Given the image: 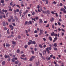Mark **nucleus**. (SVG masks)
Segmentation results:
<instances>
[{
  "instance_id": "obj_1",
  "label": "nucleus",
  "mask_w": 66,
  "mask_h": 66,
  "mask_svg": "<svg viewBox=\"0 0 66 66\" xmlns=\"http://www.w3.org/2000/svg\"><path fill=\"white\" fill-rule=\"evenodd\" d=\"M43 30H40V33L39 34V35H41L42 34H43Z\"/></svg>"
},
{
  "instance_id": "obj_2",
  "label": "nucleus",
  "mask_w": 66,
  "mask_h": 66,
  "mask_svg": "<svg viewBox=\"0 0 66 66\" xmlns=\"http://www.w3.org/2000/svg\"><path fill=\"white\" fill-rule=\"evenodd\" d=\"M9 27H10L11 28V30H13V29H14V27L13 26H12V25H9Z\"/></svg>"
},
{
  "instance_id": "obj_3",
  "label": "nucleus",
  "mask_w": 66,
  "mask_h": 66,
  "mask_svg": "<svg viewBox=\"0 0 66 66\" xmlns=\"http://www.w3.org/2000/svg\"><path fill=\"white\" fill-rule=\"evenodd\" d=\"M29 41L30 42H31V44H36V42L35 41H33V42L32 40H30Z\"/></svg>"
},
{
  "instance_id": "obj_4",
  "label": "nucleus",
  "mask_w": 66,
  "mask_h": 66,
  "mask_svg": "<svg viewBox=\"0 0 66 66\" xmlns=\"http://www.w3.org/2000/svg\"><path fill=\"white\" fill-rule=\"evenodd\" d=\"M50 21L51 22H53V21H54V19L53 18H51V19H50Z\"/></svg>"
},
{
  "instance_id": "obj_5",
  "label": "nucleus",
  "mask_w": 66,
  "mask_h": 66,
  "mask_svg": "<svg viewBox=\"0 0 66 66\" xmlns=\"http://www.w3.org/2000/svg\"><path fill=\"white\" fill-rule=\"evenodd\" d=\"M46 14H48L49 15H50V11L48 10H47L46 12Z\"/></svg>"
},
{
  "instance_id": "obj_6",
  "label": "nucleus",
  "mask_w": 66,
  "mask_h": 66,
  "mask_svg": "<svg viewBox=\"0 0 66 66\" xmlns=\"http://www.w3.org/2000/svg\"><path fill=\"white\" fill-rule=\"evenodd\" d=\"M52 45L53 47H54H54H57V44L56 43H55L54 45L53 44Z\"/></svg>"
},
{
  "instance_id": "obj_7",
  "label": "nucleus",
  "mask_w": 66,
  "mask_h": 66,
  "mask_svg": "<svg viewBox=\"0 0 66 66\" xmlns=\"http://www.w3.org/2000/svg\"><path fill=\"white\" fill-rule=\"evenodd\" d=\"M59 35H60V34H59V33H58V35L57 34H55L54 35V36H55V37H57V36H58V37H59Z\"/></svg>"
},
{
  "instance_id": "obj_8",
  "label": "nucleus",
  "mask_w": 66,
  "mask_h": 66,
  "mask_svg": "<svg viewBox=\"0 0 66 66\" xmlns=\"http://www.w3.org/2000/svg\"><path fill=\"white\" fill-rule=\"evenodd\" d=\"M57 37H55L54 38V39L53 40V42L54 43V42H55V41H56V40H57Z\"/></svg>"
},
{
  "instance_id": "obj_9",
  "label": "nucleus",
  "mask_w": 66,
  "mask_h": 66,
  "mask_svg": "<svg viewBox=\"0 0 66 66\" xmlns=\"http://www.w3.org/2000/svg\"><path fill=\"white\" fill-rule=\"evenodd\" d=\"M39 23H43V21L41 19H39Z\"/></svg>"
},
{
  "instance_id": "obj_10",
  "label": "nucleus",
  "mask_w": 66,
  "mask_h": 66,
  "mask_svg": "<svg viewBox=\"0 0 66 66\" xmlns=\"http://www.w3.org/2000/svg\"><path fill=\"white\" fill-rule=\"evenodd\" d=\"M55 34L54 32H53L52 33H51V35L52 36H54Z\"/></svg>"
},
{
  "instance_id": "obj_11",
  "label": "nucleus",
  "mask_w": 66,
  "mask_h": 66,
  "mask_svg": "<svg viewBox=\"0 0 66 66\" xmlns=\"http://www.w3.org/2000/svg\"><path fill=\"white\" fill-rule=\"evenodd\" d=\"M48 38L50 41H51V40H52V38H51V37L49 36V37Z\"/></svg>"
},
{
  "instance_id": "obj_12",
  "label": "nucleus",
  "mask_w": 66,
  "mask_h": 66,
  "mask_svg": "<svg viewBox=\"0 0 66 66\" xmlns=\"http://www.w3.org/2000/svg\"><path fill=\"white\" fill-rule=\"evenodd\" d=\"M30 44H32L31 42H28V45H30Z\"/></svg>"
},
{
  "instance_id": "obj_13",
  "label": "nucleus",
  "mask_w": 66,
  "mask_h": 66,
  "mask_svg": "<svg viewBox=\"0 0 66 66\" xmlns=\"http://www.w3.org/2000/svg\"><path fill=\"white\" fill-rule=\"evenodd\" d=\"M15 63L16 64H18L19 63V61L18 60L16 61H15Z\"/></svg>"
},
{
  "instance_id": "obj_14",
  "label": "nucleus",
  "mask_w": 66,
  "mask_h": 66,
  "mask_svg": "<svg viewBox=\"0 0 66 66\" xmlns=\"http://www.w3.org/2000/svg\"><path fill=\"white\" fill-rule=\"evenodd\" d=\"M53 49L55 51H57V49L56 47H54Z\"/></svg>"
},
{
  "instance_id": "obj_15",
  "label": "nucleus",
  "mask_w": 66,
  "mask_h": 66,
  "mask_svg": "<svg viewBox=\"0 0 66 66\" xmlns=\"http://www.w3.org/2000/svg\"><path fill=\"white\" fill-rule=\"evenodd\" d=\"M14 15H16V10H14Z\"/></svg>"
},
{
  "instance_id": "obj_16",
  "label": "nucleus",
  "mask_w": 66,
  "mask_h": 66,
  "mask_svg": "<svg viewBox=\"0 0 66 66\" xmlns=\"http://www.w3.org/2000/svg\"><path fill=\"white\" fill-rule=\"evenodd\" d=\"M39 47H40L41 48H43V46L42 45H41V44H39Z\"/></svg>"
},
{
  "instance_id": "obj_17",
  "label": "nucleus",
  "mask_w": 66,
  "mask_h": 66,
  "mask_svg": "<svg viewBox=\"0 0 66 66\" xmlns=\"http://www.w3.org/2000/svg\"><path fill=\"white\" fill-rule=\"evenodd\" d=\"M28 23L29 24H28V25L29 24H32V22H31V21H30L29 22H28Z\"/></svg>"
},
{
  "instance_id": "obj_18",
  "label": "nucleus",
  "mask_w": 66,
  "mask_h": 66,
  "mask_svg": "<svg viewBox=\"0 0 66 66\" xmlns=\"http://www.w3.org/2000/svg\"><path fill=\"white\" fill-rule=\"evenodd\" d=\"M39 61H38L37 62L36 64V66H38V65H39Z\"/></svg>"
},
{
  "instance_id": "obj_19",
  "label": "nucleus",
  "mask_w": 66,
  "mask_h": 66,
  "mask_svg": "<svg viewBox=\"0 0 66 66\" xmlns=\"http://www.w3.org/2000/svg\"><path fill=\"white\" fill-rule=\"evenodd\" d=\"M11 61L13 62H15V60L14 59V58L12 59L11 60Z\"/></svg>"
},
{
  "instance_id": "obj_20",
  "label": "nucleus",
  "mask_w": 66,
  "mask_h": 66,
  "mask_svg": "<svg viewBox=\"0 0 66 66\" xmlns=\"http://www.w3.org/2000/svg\"><path fill=\"white\" fill-rule=\"evenodd\" d=\"M3 26H4V27H5V22H3Z\"/></svg>"
},
{
  "instance_id": "obj_21",
  "label": "nucleus",
  "mask_w": 66,
  "mask_h": 66,
  "mask_svg": "<svg viewBox=\"0 0 66 66\" xmlns=\"http://www.w3.org/2000/svg\"><path fill=\"white\" fill-rule=\"evenodd\" d=\"M6 47H9V46H10V45H9V44L7 43L6 44Z\"/></svg>"
},
{
  "instance_id": "obj_22",
  "label": "nucleus",
  "mask_w": 66,
  "mask_h": 66,
  "mask_svg": "<svg viewBox=\"0 0 66 66\" xmlns=\"http://www.w3.org/2000/svg\"><path fill=\"white\" fill-rule=\"evenodd\" d=\"M42 13H43V14H46V11H42Z\"/></svg>"
},
{
  "instance_id": "obj_23",
  "label": "nucleus",
  "mask_w": 66,
  "mask_h": 66,
  "mask_svg": "<svg viewBox=\"0 0 66 66\" xmlns=\"http://www.w3.org/2000/svg\"><path fill=\"white\" fill-rule=\"evenodd\" d=\"M45 1L46 2V4H47L48 3V0H45Z\"/></svg>"
},
{
  "instance_id": "obj_24",
  "label": "nucleus",
  "mask_w": 66,
  "mask_h": 66,
  "mask_svg": "<svg viewBox=\"0 0 66 66\" xmlns=\"http://www.w3.org/2000/svg\"><path fill=\"white\" fill-rule=\"evenodd\" d=\"M52 14H53V15H54V14H55V13L53 11H52L51 12Z\"/></svg>"
},
{
  "instance_id": "obj_25",
  "label": "nucleus",
  "mask_w": 66,
  "mask_h": 66,
  "mask_svg": "<svg viewBox=\"0 0 66 66\" xmlns=\"http://www.w3.org/2000/svg\"><path fill=\"white\" fill-rule=\"evenodd\" d=\"M2 64L3 65H4L5 64V61H3V62H2Z\"/></svg>"
},
{
  "instance_id": "obj_26",
  "label": "nucleus",
  "mask_w": 66,
  "mask_h": 66,
  "mask_svg": "<svg viewBox=\"0 0 66 66\" xmlns=\"http://www.w3.org/2000/svg\"><path fill=\"white\" fill-rule=\"evenodd\" d=\"M12 43L13 44H14V45H15L16 44V42L13 41L12 42Z\"/></svg>"
},
{
  "instance_id": "obj_27",
  "label": "nucleus",
  "mask_w": 66,
  "mask_h": 66,
  "mask_svg": "<svg viewBox=\"0 0 66 66\" xmlns=\"http://www.w3.org/2000/svg\"><path fill=\"white\" fill-rule=\"evenodd\" d=\"M17 53H19V52H20V51L18 49L17 50Z\"/></svg>"
},
{
  "instance_id": "obj_28",
  "label": "nucleus",
  "mask_w": 66,
  "mask_h": 66,
  "mask_svg": "<svg viewBox=\"0 0 66 66\" xmlns=\"http://www.w3.org/2000/svg\"><path fill=\"white\" fill-rule=\"evenodd\" d=\"M1 3H4V0H1Z\"/></svg>"
},
{
  "instance_id": "obj_29",
  "label": "nucleus",
  "mask_w": 66,
  "mask_h": 66,
  "mask_svg": "<svg viewBox=\"0 0 66 66\" xmlns=\"http://www.w3.org/2000/svg\"><path fill=\"white\" fill-rule=\"evenodd\" d=\"M18 38L20 39V38H21V36L20 35H19L18 36Z\"/></svg>"
},
{
  "instance_id": "obj_30",
  "label": "nucleus",
  "mask_w": 66,
  "mask_h": 66,
  "mask_svg": "<svg viewBox=\"0 0 66 66\" xmlns=\"http://www.w3.org/2000/svg\"><path fill=\"white\" fill-rule=\"evenodd\" d=\"M31 58L32 59H35V56H33L31 57Z\"/></svg>"
},
{
  "instance_id": "obj_31",
  "label": "nucleus",
  "mask_w": 66,
  "mask_h": 66,
  "mask_svg": "<svg viewBox=\"0 0 66 66\" xmlns=\"http://www.w3.org/2000/svg\"><path fill=\"white\" fill-rule=\"evenodd\" d=\"M7 34H10V31H9V29H8L7 31Z\"/></svg>"
},
{
  "instance_id": "obj_32",
  "label": "nucleus",
  "mask_w": 66,
  "mask_h": 66,
  "mask_svg": "<svg viewBox=\"0 0 66 66\" xmlns=\"http://www.w3.org/2000/svg\"><path fill=\"white\" fill-rule=\"evenodd\" d=\"M10 5L11 6L13 5V2H11L10 3Z\"/></svg>"
},
{
  "instance_id": "obj_33",
  "label": "nucleus",
  "mask_w": 66,
  "mask_h": 66,
  "mask_svg": "<svg viewBox=\"0 0 66 66\" xmlns=\"http://www.w3.org/2000/svg\"><path fill=\"white\" fill-rule=\"evenodd\" d=\"M8 21L9 22H10L11 21V19H8Z\"/></svg>"
},
{
  "instance_id": "obj_34",
  "label": "nucleus",
  "mask_w": 66,
  "mask_h": 66,
  "mask_svg": "<svg viewBox=\"0 0 66 66\" xmlns=\"http://www.w3.org/2000/svg\"><path fill=\"white\" fill-rule=\"evenodd\" d=\"M28 24V21H26L25 23V25H27Z\"/></svg>"
},
{
  "instance_id": "obj_35",
  "label": "nucleus",
  "mask_w": 66,
  "mask_h": 66,
  "mask_svg": "<svg viewBox=\"0 0 66 66\" xmlns=\"http://www.w3.org/2000/svg\"><path fill=\"white\" fill-rule=\"evenodd\" d=\"M52 26L53 29H54V25L53 24L52 25Z\"/></svg>"
},
{
  "instance_id": "obj_36",
  "label": "nucleus",
  "mask_w": 66,
  "mask_h": 66,
  "mask_svg": "<svg viewBox=\"0 0 66 66\" xmlns=\"http://www.w3.org/2000/svg\"><path fill=\"white\" fill-rule=\"evenodd\" d=\"M57 23L59 26H61V23L60 22H58Z\"/></svg>"
},
{
  "instance_id": "obj_37",
  "label": "nucleus",
  "mask_w": 66,
  "mask_h": 66,
  "mask_svg": "<svg viewBox=\"0 0 66 66\" xmlns=\"http://www.w3.org/2000/svg\"><path fill=\"white\" fill-rule=\"evenodd\" d=\"M21 56L22 57H25V56H26V55H24V54H23L22 55H21Z\"/></svg>"
},
{
  "instance_id": "obj_38",
  "label": "nucleus",
  "mask_w": 66,
  "mask_h": 66,
  "mask_svg": "<svg viewBox=\"0 0 66 66\" xmlns=\"http://www.w3.org/2000/svg\"><path fill=\"white\" fill-rule=\"evenodd\" d=\"M18 66H20L21 65V63H19L18 64Z\"/></svg>"
},
{
  "instance_id": "obj_39",
  "label": "nucleus",
  "mask_w": 66,
  "mask_h": 66,
  "mask_svg": "<svg viewBox=\"0 0 66 66\" xmlns=\"http://www.w3.org/2000/svg\"><path fill=\"white\" fill-rule=\"evenodd\" d=\"M30 61H33V59L32 58H30L29 60Z\"/></svg>"
},
{
  "instance_id": "obj_40",
  "label": "nucleus",
  "mask_w": 66,
  "mask_h": 66,
  "mask_svg": "<svg viewBox=\"0 0 66 66\" xmlns=\"http://www.w3.org/2000/svg\"><path fill=\"white\" fill-rule=\"evenodd\" d=\"M16 11L17 12H18L19 11V10L18 9H17L16 10Z\"/></svg>"
},
{
  "instance_id": "obj_41",
  "label": "nucleus",
  "mask_w": 66,
  "mask_h": 66,
  "mask_svg": "<svg viewBox=\"0 0 66 66\" xmlns=\"http://www.w3.org/2000/svg\"><path fill=\"white\" fill-rule=\"evenodd\" d=\"M25 32H26V34H28V30H25Z\"/></svg>"
},
{
  "instance_id": "obj_42",
  "label": "nucleus",
  "mask_w": 66,
  "mask_h": 66,
  "mask_svg": "<svg viewBox=\"0 0 66 66\" xmlns=\"http://www.w3.org/2000/svg\"><path fill=\"white\" fill-rule=\"evenodd\" d=\"M16 6H17V7H19V8H20V7L19 6V5H16Z\"/></svg>"
},
{
  "instance_id": "obj_43",
  "label": "nucleus",
  "mask_w": 66,
  "mask_h": 66,
  "mask_svg": "<svg viewBox=\"0 0 66 66\" xmlns=\"http://www.w3.org/2000/svg\"><path fill=\"white\" fill-rule=\"evenodd\" d=\"M7 38H11V35L9 36H8L7 37Z\"/></svg>"
},
{
  "instance_id": "obj_44",
  "label": "nucleus",
  "mask_w": 66,
  "mask_h": 66,
  "mask_svg": "<svg viewBox=\"0 0 66 66\" xmlns=\"http://www.w3.org/2000/svg\"><path fill=\"white\" fill-rule=\"evenodd\" d=\"M48 49L50 50H51V49H52L51 47H49Z\"/></svg>"
},
{
  "instance_id": "obj_45",
  "label": "nucleus",
  "mask_w": 66,
  "mask_h": 66,
  "mask_svg": "<svg viewBox=\"0 0 66 66\" xmlns=\"http://www.w3.org/2000/svg\"><path fill=\"white\" fill-rule=\"evenodd\" d=\"M7 28L6 27H5L4 28V30H7Z\"/></svg>"
},
{
  "instance_id": "obj_46",
  "label": "nucleus",
  "mask_w": 66,
  "mask_h": 66,
  "mask_svg": "<svg viewBox=\"0 0 66 66\" xmlns=\"http://www.w3.org/2000/svg\"><path fill=\"white\" fill-rule=\"evenodd\" d=\"M35 19H36V20H38V17H36L35 18Z\"/></svg>"
},
{
  "instance_id": "obj_47",
  "label": "nucleus",
  "mask_w": 66,
  "mask_h": 66,
  "mask_svg": "<svg viewBox=\"0 0 66 66\" xmlns=\"http://www.w3.org/2000/svg\"><path fill=\"white\" fill-rule=\"evenodd\" d=\"M7 60L9 62H10V61H11V59L10 58H9Z\"/></svg>"
},
{
  "instance_id": "obj_48",
  "label": "nucleus",
  "mask_w": 66,
  "mask_h": 66,
  "mask_svg": "<svg viewBox=\"0 0 66 66\" xmlns=\"http://www.w3.org/2000/svg\"><path fill=\"white\" fill-rule=\"evenodd\" d=\"M27 47H28V45H25L24 46V47L25 48H27Z\"/></svg>"
},
{
  "instance_id": "obj_49",
  "label": "nucleus",
  "mask_w": 66,
  "mask_h": 66,
  "mask_svg": "<svg viewBox=\"0 0 66 66\" xmlns=\"http://www.w3.org/2000/svg\"><path fill=\"white\" fill-rule=\"evenodd\" d=\"M31 53L32 54H34V51H32Z\"/></svg>"
},
{
  "instance_id": "obj_50",
  "label": "nucleus",
  "mask_w": 66,
  "mask_h": 66,
  "mask_svg": "<svg viewBox=\"0 0 66 66\" xmlns=\"http://www.w3.org/2000/svg\"><path fill=\"white\" fill-rule=\"evenodd\" d=\"M46 50L47 51H49V48H48V47H47L46 48Z\"/></svg>"
},
{
  "instance_id": "obj_51",
  "label": "nucleus",
  "mask_w": 66,
  "mask_h": 66,
  "mask_svg": "<svg viewBox=\"0 0 66 66\" xmlns=\"http://www.w3.org/2000/svg\"><path fill=\"white\" fill-rule=\"evenodd\" d=\"M46 47V44H44L43 45V48H45Z\"/></svg>"
},
{
  "instance_id": "obj_52",
  "label": "nucleus",
  "mask_w": 66,
  "mask_h": 66,
  "mask_svg": "<svg viewBox=\"0 0 66 66\" xmlns=\"http://www.w3.org/2000/svg\"><path fill=\"white\" fill-rule=\"evenodd\" d=\"M15 19H13L12 20V21L13 22H15Z\"/></svg>"
},
{
  "instance_id": "obj_53",
  "label": "nucleus",
  "mask_w": 66,
  "mask_h": 66,
  "mask_svg": "<svg viewBox=\"0 0 66 66\" xmlns=\"http://www.w3.org/2000/svg\"><path fill=\"white\" fill-rule=\"evenodd\" d=\"M55 14L56 17H58V15H57V13H55Z\"/></svg>"
},
{
  "instance_id": "obj_54",
  "label": "nucleus",
  "mask_w": 66,
  "mask_h": 66,
  "mask_svg": "<svg viewBox=\"0 0 66 66\" xmlns=\"http://www.w3.org/2000/svg\"><path fill=\"white\" fill-rule=\"evenodd\" d=\"M44 52H45L44 51H43L42 52V53L43 54V55H45V53H44Z\"/></svg>"
},
{
  "instance_id": "obj_55",
  "label": "nucleus",
  "mask_w": 66,
  "mask_h": 66,
  "mask_svg": "<svg viewBox=\"0 0 66 66\" xmlns=\"http://www.w3.org/2000/svg\"><path fill=\"white\" fill-rule=\"evenodd\" d=\"M43 39L44 40V41H46V39L45 38H43Z\"/></svg>"
},
{
  "instance_id": "obj_56",
  "label": "nucleus",
  "mask_w": 66,
  "mask_h": 66,
  "mask_svg": "<svg viewBox=\"0 0 66 66\" xmlns=\"http://www.w3.org/2000/svg\"><path fill=\"white\" fill-rule=\"evenodd\" d=\"M53 3H54V4H56V2L55 1H54L53 2Z\"/></svg>"
},
{
  "instance_id": "obj_57",
  "label": "nucleus",
  "mask_w": 66,
  "mask_h": 66,
  "mask_svg": "<svg viewBox=\"0 0 66 66\" xmlns=\"http://www.w3.org/2000/svg\"><path fill=\"white\" fill-rule=\"evenodd\" d=\"M34 14H35V12H33L32 13V15H34Z\"/></svg>"
},
{
  "instance_id": "obj_58",
  "label": "nucleus",
  "mask_w": 66,
  "mask_h": 66,
  "mask_svg": "<svg viewBox=\"0 0 66 66\" xmlns=\"http://www.w3.org/2000/svg\"><path fill=\"white\" fill-rule=\"evenodd\" d=\"M28 31L29 32H30V31H31V30H30V29H29L28 30Z\"/></svg>"
},
{
  "instance_id": "obj_59",
  "label": "nucleus",
  "mask_w": 66,
  "mask_h": 66,
  "mask_svg": "<svg viewBox=\"0 0 66 66\" xmlns=\"http://www.w3.org/2000/svg\"><path fill=\"white\" fill-rule=\"evenodd\" d=\"M39 54H40V55H41V56H42V53H39Z\"/></svg>"
},
{
  "instance_id": "obj_60",
  "label": "nucleus",
  "mask_w": 66,
  "mask_h": 66,
  "mask_svg": "<svg viewBox=\"0 0 66 66\" xmlns=\"http://www.w3.org/2000/svg\"><path fill=\"white\" fill-rule=\"evenodd\" d=\"M5 58H7V56L6 55H5Z\"/></svg>"
},
{
  "instance_id": "obj_61",
  "label": "nucleus",
  "mask_w": 66,
  "mask_h": 66,
  "mask_svg": "<svg viewBox=\"0 0 66 66\" xmlns=\"http://www.w3.org/2000/svg\"><path fill=\"white\" fill-rule=\"evenodd\" d=\"M58 31H61V29L60 28H58Z\"/></svg>"
},
{
  "instance_id": "obj_62",
  "label": "nucleus",
  "mask_w": 66,
  "mask_h": 66,
  "mask_svg": "<svg viewBox=\"0 0 66 66\" xmlns=\"http://www.w3.org/2000/svg\"><path fill=\"white\" fill-rule=\"evenodd\" d=\"M34 33H37V30H35V31Z\"/></svg>"
},
{
  "instance_id": "obj_63",
  "label": "nucleus",
  "mask_w": 66,
  "mask_h": 66,
  "mask_svg": "<svg viewBox=\"0 0 66 66\" xmlns=\"http://www.w3.org/2000/svg\"><path fill=\"white\" fill-rule=\"evenodd\" d=\"M35 51H37V48H35Z\"/></svg>"
},
{
  "instance_id": "obj_64",
  "label": "nucleus",
  "mask_w": 66,
  "mask_h": 66,
  "mask_svg": "<svg viewBox=\"0 0 66 66\" xmlns=\"http://www.w3.org/2000/svg\"><path fill=\"white\" fill-rule=\"evenodd\" d=\"M51 59L50 57H48V60H49V61H50V60Z\"/></svg>"
}]
</instances>
